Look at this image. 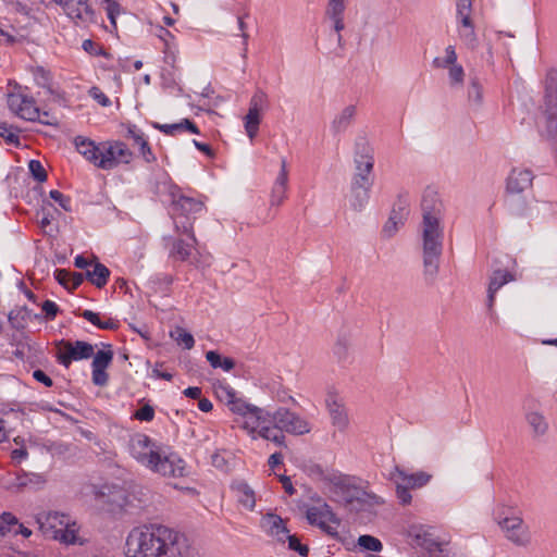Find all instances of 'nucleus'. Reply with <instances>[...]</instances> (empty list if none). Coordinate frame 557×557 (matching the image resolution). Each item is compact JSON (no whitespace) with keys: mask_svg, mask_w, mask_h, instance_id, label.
<instances>
[{"mask_svg":"<svg viewBox=\"0 0 557 557\" xmlns=\"http://www.w3.org/2000/svg\"><path fill=\"white\" fill-rule=\"evenodd\" d=\"M125 556L197 557V552L184 534L162 524H145L128 533Z\"/></svg>","mask_w":557,"mask_h":557,"instance_id":"f257e3e1","label":"nucleus"},{"mask_svg":"<svg viewBox=\"0 0 557 557\" xmlns=\"http://www.w3.org/2000/svg\"><path fill=\"white\" fill-rule=\"evenodd\" d=\"M421 210L423 277L428 284H433L440 270L444 239L441 227L443 203L435 190L431 188L424 190Z\"/></svg>","mask_w":557,"mask_h":557,"instance_id":"f03ea898","label":"nucleus"},{"mask_svg":"<svg viewBox=\"0 0 557 557\" xmlns=\"http://www.w3.org/2000/svg\"><path fill=\"white\" fill-rule=\"evenodd\" d=\"M131 454L138 462L163 476L183 478L188 473L185 461L177 454L166 451L146 434L132 438Z\"/></svg>","mask_w":557,"mask_h":557,"instance_id":"7ed1b4c3","label":"nucleus"},{"mask_svg":"<svg viewBox=\"0 0 557 557\" xmlns=\"http://www.w3.org/2000/svg\"><path fill=\"white\" fill-rule=\"evenodd\" d=\"M175 232L180 236H186L187 239L182 237L173 238L172 236H164V246L169 249V257L181 262L190 261L196 264L195 259H191L193 249L197 245V238L194 233L193 223L175 221Z\"/></svg>","mask_w":557,"mask_h":557,"instance_id":"20e7f679","label":"nucleus"},{"mask_svg":"<svg viewBox=\"0 0 557 557\" xmlns=\"http://www.w3.org/2000/svg\"><path fill=\"white\" fill-rule=\"evenodd\" d=\"M432 475L424 471L409 473L399 466H395L389 473V480L395 485L396 497L400 505L411 504L412 496L410 490H417L425 486L431 481Z\"/></svg>","mask_w":557,"mask_h":557,"instance_id":"39448f33","label":"nucleus"},{"mask_svg":"<svg viewBox=\"0 0 557 557\" xmlns=\"http://www.w3.org/2000/svg\"><path fill=\"white\" fill-rule=\"evenodd\" d=\"M374 150L364 136H358L354 144V174L350 183L373 184Z\"/></svg>","mask_w":557,"mask_h":557,"instance_id":"423d86ee","label":"nucleus"},{"mask_svg":"<svg viewBox=\"0 0 557 557\" xmlns=\"http://www.w3.org/2000/svg\"><path fill=\"white\" fill-rule=\"evenodd\" d=\"M100 149L102 151L98 168L102 170H112L121 163L128 164L134 156L127 145L120 140L102 141Z\"/></svg>","mask_w":557,"mask_h":557,"instance_id":"0eeeda50","label":"nucleus"},{"mask_svg":"<svg viewBox=\"0 0 557 557\" xmlns=\"http://www.w3.org/2000/svg\"><path fill=\"white\" fill-rule=\"evenodd\" d=\"M57 361L69 368L73 361L89 359L94 355V346L84 341L61 339L57 343Z\"/></svg>","mask_w":557,"mask_h":557,"instance_id":"6e6552de","label":"nucleus"},{"mask_svg":"<svg viewBox=\"0 0 557 557\" xmlns=\"http://www.w3.org/2000/svg\"><path fill=\"white\" fill-rule=\"evenodd\" d=\"M171 209L174 222H188L194 224L195 214L203 210V202L183 195L178 188L171 190Z\"/></svg>","mask_w":557,"mask_h":557,"instance_id":"1a4fd4ad","label":"nucleus"},{"mask_svg":"<svg viewBox=\"0 0 557 557\" xmlns=\"http://www.w3.org/2000/svg\"><path fill=\"white\" fill-rule=\"evenodd\" d=\"M271 423H277L283 432L292 435H304L311 431L309 422L298 413L285 407L271 412Z\"/></svg>","mask_w":557,"mask_h":557,"instance_id":"9d476101","label":"nucleus"},{"mask_svg":"<svg viewBox=\"0 0 557 557\" xmlns=\"http://www.w3.org/2000/svg\"><path fill=\"white\" fill-rule=\"evenodd\" d=\"M96 496L110 511L121 510L128 503L126 491L119 485H101Z\"/></svg>","mask_w":557,"mask_h":557,"instance_id":"9b49d317","label":"nucleus"},{"mask_svg":"<svg viewBox=\"0 0 557 557\" xmlns=\"http://www.w3.org/2000/svg\"><path fill=\"white\" fill-rule=\"evenodd\" d=\"M9 108L20 117L35 122L39 116V108L33 97L20 94H11L8 98Z\"/></svg>","mask_w":557,"mask_h":557,"instance_id":"f8f14e48","label":"nucleus"},{"mask_svg":"<svg viewBox=\"0 0 557 557\" xmlns=\"http://www.w3.org/2000/svg\"><path fill=\"white\" fill-rule=\"evenodd\" d=\"M534 175L531 170L515 168L506 180V194H527L532 190Z\"/></svg>","mask_w":557,"mask_h":557,"instance_id":"ddd939ff","label":"nucleus"},{"mask_svg":"<svg viewBox=\"0 0 557 557\" xmlns=\"http://www.w3.org/2000/svg\"><path fill=\"white\" fill-rule=\"evenodd\" d=\"M59 5L65 14L82 23H91L96 21V13L88 0H60Z\"/></svg>","mask_w":557,"mask_h":557,"instance_id":"4468645a","label":"nucleus"},{"mask_svg":"<svg viewBox=\"0 0 557 557\" xmlns=\"http://www.w3.org/2000/svg\"><path fill=\"white\" fill-rule=\"evenodd\" d=\"M409 537L413 543L425 549L430 557H441L443 552L441 543L435 541L422 525H412L408 531Z\"/></svg>","mask_w":557,"mask_h":557,"instance_id":"2eb2a0df","label":"nucleus"},{"mask_svg":"<svg viewBox=\"0 0 557 557\" xmlns=\"http://www.w3.org/2000/svg\"><path fill=\"white\" fill-rule=\"evenodd\" d=\"M251 411L242 418V428L245 429L252 438H257L259 430L265 423H271V412L260 408L253 407Z\"/></svg>","mask_w":557,"mask_h":557,"instance_id":"dca6fc26","label":"nucleus"},{"mask_svg":"<svg viewBox=\"0 0 557 557\" xmlns=\"http://www.w3.org/2000/svg\"><path fill=\"white\" fill-rule=\"evenodd\" d=\"M543 126L541 136L548 141L550 149L557 154V109L543 108Z\"/></svg>","mask_w":557,"mask_h":557,"instance_id":"f3484780","label":"nucleus"},{"mask_svg":"<svg viewBox=\"0 0 557 557\" xmlns=\"http://www.w3.org/2000/svg\"><path fill=\"white\" fill-rule=\"evenodd\" d=\"M515 281V275L508 270L497 269L494 270L490 276L487 287V309L493 313L496 293L507 283Z\"/></svg>","mask_w":557,"mask_h":557,"instance_id":"a211bd4d","label":"nucleus"},{"mask_svg":"<svg viewBox=\"0 0 557 557\" xmlns=\"http://www.w3.org/2000/svg\"><path fill=\"white\" fill-rule=\"evenodd\" d=\"M287 184H288V172L286 166V160L283 158L281 160V171L277 174L275 182L272 187L271 191V198H270V205L273 206H281L285 198H286V191H287Z\"/></svg>","mask_w":557,"mask_h":557,"instance_id":"6ab92c4d","label":"nucleus"},{"mask_svg":"<svg viewBox=\"0 0 557 557\" xmlns=\"http://www.w3.org/2000/svg\"><path fill=\"white\" fill-rule=\"evenodd\" d=\"M543 108L557 109V69H548L543 81Z\"/></svg>","mask_w":557,"mask_h":557,"instance_id":"aec40b11","label":"nucleus"},{"mask_svg":"<svg viewBox=\"0 0 557 557\" xmlns=\"http://www.w3.org/2000/svg\"><path fill=\"white\" fill-rule=\"evenodd\" d=\"M373 184L350 183L349 205L355 211H361L370 199Z\"/></svg>","mask_w":557,"mask_h":557,"instance_id":"412c9836","label":"nucleus"},{"mask_svg":"<svg viewBox=\"0 0 557 557\" xmlns=\"http://www.w3.org/2000/svg\"><path fill=\"white\" fill-rule=\"evenodd\" d=\"M306 518L309 524L315 525L318 528L319 523L326 522V520L339 524V519L332 511L331 507L327 504H323L320 507H308V509L306 510Z\"/></svg>","mask_w":557,"mask_h":557,"instance_id":"4be33fe9","label":"nucleus"},{"mask_svg":"<svg viewBox=\"0 0 557 557\" xmlns=\"http://www.w3.org/2000/svg\"><path fill=\"white\" fill-rule=\"evenodd\" d=\"M262 527L271 536L276 537L278 542L285 543V537L289 531L280 516L275 513H267L262 518Z\"/></svg>","mask_w":557,"mask_h":557,"instance_id":"5701e85b","label":"nucleus"},{"mask_svg":"<svg viewBox=\"0 0 557 557\" xmlns=\"http://www.w3.org/2000/svg\"><path fill=\"white\" fill-rule=\"evenodd\" d=\"M530 198L527 194H506L505 205L508 212L518 218L525 216L530 209Z\"/></svg>","mask_w":557,"mask_h":557,"instance_id":"b1692460","label":"nucleus"},{"mask_svg":"<svg viewBox=\"0 0 557 557\" xmlns=\"http://www.w3.org/2000/svg\"><path fill=\"white\" fill-rule=\"evenodd\" d=\"M357 113V108L354 104L345 107L338 114H336L331 123V131L334 136H337L348 129L352 124Z\"/></svg>","mask_w":557,"mask_h":557,"instance_id":"393cba45","label":"nucleus"},{"mask_svg":"<svg viewBox=\"0 0 557 557\" xmlns=\"http://www.w3.org/2000/svg\"><path fill=\"white\" fill-rule=\"evenodd\" d=\"M326 407L334 426L339 431H344L348 425V416L343 404L334 396L326 398Z\"/></svg>","mask_w":557,"mask_h":557,"instance_id":"a878e982","label":"nucleus"},{"mask_svg":"<svg viewBox=\"0 0 557 557\" xmlns=\"http://www.w3.org/2000/svg\"><path fill=\"white\" fill-rule=\"evenodd\" d=\"M75 146L77 151L84 156L86 160L91 162L94 165L98 168L99 160L101 158L100 144H96L95 141L84 138L82 136H77L75 138Z\"/></svg>","mask_w":557,"mask_h":557,"instance_id":"bb28decb","label":"nucleus"},{"mask_svg":"<svg viewBox=\"0 0 557 557\" xmlns=\"http://www.w3.org/2000/svg\"><path fill=\"white\" fill-rule=\"evenodd\" d=\"M223 392L225 394L226 404L230 407V410L238 414L240 418H244L251 411L250 409L256 407L255 405L237 397L236 392L230 386L224 387Z\"/></svg>","mask_w":557,"mask_h":557,"instance_id":"cd10ccee","label":"nucleus"},{"mask_svg":"<svg viewBox=\"0 0 557 557\" xmlns=\"http://www.w3.org/2000/svg\"><path fill=\"white\" fill-rule=\"evenodd\" d=\"M67 516L59 512H49L44 520L38 519L39 529L46 537H51L59 528L63 527Z\"/></svg>","mask_w":557,"mask_h":557,"instance_id":"c85d7f7f","label":"nucleus"},{"mask_svg":"<svg viewBox=\"0 0 557 557\" xmlns=\"http://www.w3.org/2000/svg\"><path fill=\"white\" fill-rule=\"evenodd\" d=\"M152 125L154 128H157L160 132L164 133L165 135H170V136H173L176 133H182V132H190L191 134H199V128L189 119H183L178 123H173V124L153 123Z\"/></svg>","mask_w":557,"mask_h":557,"instance_id":"c756f323","label":"nucleus"},{"mask_svg":"<svg viewBox=\"0 0 557 557\" xmlns=\"http://www.w3.org/2000/svg\"><path fill=\"white\" fill-rule=\"evenodd\" d=\"M94 269L85 272L86 280H88L92 285L98 288H102L110 276V270L102 263H100L96 258L94 262Z\"/></svg>","mask_w":557,"mask_h":557,"instance_id":"7c9ffc66","label":"nucleus"},{"mask_svg":"<svg viewBox=\"0 0 557 557\" xmlns=\"http://www.w3.org/2000/svg\"><path fill=\"white\" fill-rule=\"evenodd\" d=\"M357 496L355 497V505L352 510L361 511L366 510L370 507L379 506L384 504L382 497L375 495L374 493L364 491L359 487V491L356 492Z\"/></svg>","mask_w":557,"mask_h":557,"instance_id":"2f4dec72","label":"nucleus"},{"mask_svg":"<svg viewBox=\"0 0 557 557\" xmlns=\"http://www.w3.org/2000/svg\"><path fill=\"white\" fill-rule=\"evenodd\" d=\"M258 436L270 441L277 446L286 447V436L281 428L277 426V423H265L259 430Z\"/></svg>","mask_w":557,"mask_h":557,"instance_id":"473e14b6","label":"nucleus"},{"mask_svg":"<svg viewBox=\"0 0 557 557\" xmlns=\"http://www.w3.org/2000/svg\"><path fill=\"white\" fill-rule=\"evenodd\" d=\"M232 488L236 492L238 502L249 510H252L256 506L255 492L252 488L243 481H238L232 484Z\"/></svg>","mask_w":557,"mask_h":557,"instance_id":"72a5a7b5","label":"nucleus"},{"mask_svg":"<svg viewBox=\"0 0 557 557\" xmlns=\"http://www.w3.org/2000/svg\"><path fill=\"white\" fill-rule=\"evenodd\" d=\"M525 420L536 437L545 435L548 431V423L545 417L537 411L528 412Z\"/></svg>","mask_w":557,"mask_h":557,"instance_id":"f704fd0d","label":"nucleus"},{"mask_svg":"<svg viewBox=\"0 0 557 557\" xmlns=\"http://www.w3.org/2000/svg\"><path fill=\"white\" fill-rule=\"evenodd\" d=\"M472 0H457L456 2V18L457 26H467L474 24L472 17Z\"/></svg>","mask_w":557,"mask_h":557,"instance_id":"c9c22d12","label":"nucleus"},{"mask_svg":"<svg viewBox=\"0 0 557 557\" xmlns=\"http://www.w3.org/2000/svg\"><path fill=\"white\" fill-rule=\"evenodd\" d=\"M457 33L459 39L468 49L474 50L479 46V38L474 24L457 26Z\"/></svg>","mask_w":557,"mask_h":557,"instance_id":"e433bc0d","label":"nucleus"},{"mask_svg":"<svg viewBox=\"0 0 557 557\" xmlns=\"http://www.w3.org/2000/svg\"><path fill=\"white\" fill-rule=\"evenodd\" d=\"M468 101L471 106L480 107L483 101V87L476 76L470 77L468 85Z\"/></svg>","mask_w":557,"mask_h":557,"instance_id":"4c0bfd02","label":"nucleus"},{"mask_svg":"<svg viewBox=\"0 0 557 557\" xmlns=\"http://www.w3.org/2000/svg\"><path fill=\"white\" fill-rule=\"evenodd\" d=\"M79 317L87 320L95 326L101 329V330H115L119 326L117 321H114L113 319H108L107 321H101L99 313H96L91 310H84L82 313H79Z\"/></svg>","mask_w":557,"mask_h":557,"instance_id":"58836bf2","label":"nucleus"},{"mask_svg":"<svg viewBox=\"0 0 557 557\" xmlns=\"http://www.w3.org/2000/svg\"><path fill=\"white\" fill-rule=\"evenodd\" d=\"M260 121V112L249 109L245 116V129L251 140L258 134Z\"/></svg>","mask_w":557,"mask_h":557,"instance_id":"ea45409f","label":"nucleus"},{"mask_svg":"<svg viewBox=\"0 0 557 557\" xmlns=\"http://www.w3.org/2000/svg\"><path fill=\"white\" fill-rule=\"evenodd\" d=\"M32 73L37 86L45 88L48 94L53 95V89L51 86L52 78L50 72L45 70L42 66H36L32 70Z\"/></svg>","mask_w":557,"mask_h":557,"instance_id":"a19ab883","label":"nucleus"},{"mask_svg":"<svg viewBox=\"0 0 557 557\" xmlns=\"http://www.w3.org/2000/svg\"><path fill=\"white\" fill-rule=\"evenodd\" d=\"M69 519L64 523L63 527L59 528L57 532H54V535H52L50 539L57 540L64 544H74L76 541V531L70 527Z\"/></svg>","mask_w":557,"mask_h":557,"instance_id":"79ce46f5","label":"nucleus"},{"mask_svg":"<svg viewBox=\"0 0 557 557\" xmlns=\"http://www.w3.org/2000/svg\"><path fill=\"white\" fill-rule=\"evenodd\" d=\"M170 335L178 345H182L185 349H191L195 345L194 336L189 332H186L183 327H175V330L171 331Z\"/></svg>","mask_w":557,"mask_h":557,"instance_id":"37998d69","label":"nucleus"},{"mask_svg":"<svg viewBox=\"0 0 557 557\" xmlns=\"http://www.w3.org/2000/svg\"><path fill=\"white\" fill-rule=\"evenodd\" d=\"M107 350H98L96 354L94 352V360L91 362V368H104L107 369L113 359V351L110 349L111 345H107Z\"/></svg>","mask_w":557,"mask_h":557,"instance_id":"c03bdc74","label":"nucleus"},{"mask_svg":"<svg viewBox=\"0 0 557 557\" xmlns=\"http://www.w3.org/2000/svg\"><path fill=\"white\" fill-rule=\"evenodd\" d=\"M357 543L363 550L381 552L383 549L382 542L377 537L369 534L360 535Z\"/></svg>","mask_w":557,"mask_h":557,"instance_id":"a18cd8bd","label":"nucleus"},{"mask_svg":"<svg viewBox=\"0 0 557 557\" xmlns=\"http://www.w3.org/2000/svg\"><path fill=\"white\" fill-rule=\"evenodd\" d=\"M18 129L14 128L7 123H0V137H2L7 144L18 147L20 146V136L17 134Z\"/></svg>","mask_w":557,"mask_h":557,"instance_id":"49530a36","label":"nucleus"},{"mask_svg":"<svg viewBox=\"0 0 557 557\" xmlns=\"http://www.w3.org/2000/svg\"><path fill=\"white\" fill-rule=\"evenodd\" d=\"M268 95L263 90L257 89L250 99L249 109L261 113L263 110L268 109Z\"/></svg>","mask_w":557,"mask_h":557,"instance_id":"de8ad7c7","label":"nucleus"},{"mask_svg":"<svg viewBox=\"0 0 557 557\" xmlns=\"http://www.w3.org/2000/svg\"><path fill=\"white\" fill-rule=\"evenodd\" d=\"M106 3V11L108 18L110 20V23L112 27L116 28V17L124 12V9L116 0H103Z\"/></svg>","mask_w":557,"mask_h":557,"instance_id":"09e8293b","label":"nucleus"},{"mask_svg":"<svg viewBox=\"0 0 557 557\" xmlns=\"http://www.w3.org/2000/svg\"><path fill=\"white\" fill-rule=\"evenodd\" d=\"M28 170H29L32 176L34 177V180H36L37 182L44 183L47 181V177H48L47 171L45 170L44 165L41 164V162L39 160H35V159L30 160L28 163Z\"/></svg>","mask_w":557,"mask_h":557,"instance_id":"8fccbe9b","label":"nucleus"},{"mask_svg":"<svg viewBox=\"0 0 557 557\" xmlns=\"http://www.w3.org/2000/svg\"><path fill=\"white\" fill-rule=\"evenodd\" d=\"M341 495L346 506H348L351 510L355 505V497L357 496L356 492L359 491V487L354 485H339Z\"/></svg>","mask_w":557,"mask_h":557,"instance_id":"3c124183","label":"nucleus"},{"mask_svg":"<svg viewBox=\"0 0 557 557\" xmlns=\"http://www.w3.org/2000/svg\"><path fill=\"white\" fill-rule=\"evenodd\" d=\"M288 542V548L297 552L301 557H307L309 554V547L306 544H301L299 539L295 534H287L285 542Z\"/></svg>","mask_w":557,"mask_h":557,"instance_id":"603ef678","label":"nucleus"},{"mask_svg":"<svg viewBox=\"0 0 557 557\" xmlns=\"http://www.w3.org/2000/svg\"><path fill=\"white\" fill-rule=\"evenodd\" d=\"M499 525L506 533L511 531H521L523 520L519 517H506L499 521Z\"/></svg>","mask_w":557,"mask_h":557,"instance_id":"864d4df0","label":"nucleus"},{"mask_svg":"<svg viewBox=\"0 0 557 557\" xmlns=\"http://www.w3.org/2000/svg\"><path fill=\"white\" fill-rule=\"evenodd\" d=\"M17 524V519L11 512H3L0 516V536H4L9 531L10 527Z\"/></svg>","mask_w":557,"mask_h":557,"instance_id":"5fc2aeb1","label":"nucleus"},{"mask_svg":"<svg viewBox=\"0 0 557 557\" xmlns=\"http://www.w3.org/2000/svg\"><path fill=\"white\" fill-rule=\"evenodd\" d=\"M448 76L450 85H460L463 82L465 71L460 64H455L449 67Z\"/></svg>","mask_w":557,"mask_h":557,"instance_id":"6e6d98bb","label":"nucleus"},{"mask_svg":"<svg viewBox=\"0 0 557 557\" xmlns=\"http://www.w3.org/2000/svg\"><path fill=\"white\" fill-rule=\"evenodd\" d=\"M228 457L230 454L226 451H216L212 455L211 460L212 465L220 470L227 471L228 470Z\"/></svg>","mask_w":557,"mask_h":557,"instance_id":"4d7b16f0","label":"nucleus"},{"mask_svg":"<svg viewBox=\"0 0 557 557\" xmlns=\"http://www.w3.org/2000/svg\"><path fill=\"white\" fill-rule=\"evenodd\" d=\"M507 539L511 541L512 543L523 546L529 543V534L522 527L521 531H511L507 533Z\"/></svg>","mask_w":557,"mask_h":557,"instance_id":"13d9d810","label":"nucleus"},{"mask_svg":"<svg viewBox=\"0 0 557 557\" xmlns=\"http://www.w3.org/2000/svg\"><path fill=\"white\" fill-rule=\"evenodd\" d=\"M346 9V4H341L335 2V0H329L325 15L327 17H337V16H344V12Z\"/></svg>","mask_w":557,"mask_h":557,"instance_id":"bf43d9fd","label":"nucleus"},{"mask_svg":"<svg viewBox=\"0 0 557 557\" xmlns=\"http://www.w3.org/2000/svg\"><path fill=\"white\" fill-rule=\"evenodd\" d=\"M134 418L139 421H152L154 418V409L149 404H146L134 413Z\"/></svg>","mask_w":557,"mask_h":557,"instance_id":"052dcab7","label":"nucleus"},{"mask_svg":"<svg viewBox=\"0 0 557 557\" xmlns=\"http://www.w3.org/2000/svg\"><path fill=\"white\" fill-rule=\"evenodd\" d=\"M126 138L132 139L133 144L139 146L141 141H145V134L139 129L135 124H129L127 126Z\"/></svg>","mask_w":557,"mask_h":557,"instance_id":"680f3d73","label":"nucleus"},{"mask_svg":"<svg viewBox=\"0 0 557 557\" xmlns=\"http://www.w3.org/2000/svg\"><path fill=\"white\" fill-rule=\"evenodd\" d=\"M104 368H92V383L96 386H106L109 381V375Z\"/></svg>","mask_w":557,"mask_h":557,"instance_id":"e2e57ef3","label":"nucleus"},{"mask_svg":"<svg viewBox=\"0 0 557 557\" xmlns=\"http://www.w3.org/2000/svg\"><path fill=\"white\" fill-rule=\"evenodd\" d=\"M349 343L346 337H339L334 345V354L338 359H345L348 354Z\"/></svg>","mask_w":557,"mask_h":557,"instance_id":"0e129e2a","label":"nucleus"},{"mask_svg":"<svg viewBox=\"0 0 557 557\" xmlns=\"http://www.w3.org/2000/svg\"><path fill=\"white\" fill-rule=\"evenodd\" d=\"M89 96L102 107L111 106V100L102 92L99 87H91L89 89Z\"/></svg>","mask_w":557,"mask_h":557,"instance_id":"69168bd1","label":"nucleus"},{"mask_svg":"<svg viewBox=\"0 0 557 557\" xmlns=\"http://www.w3.org/2000/svg\"><path fill=\"white\" fill-rule=\"evenodd\" d=\"M49 196L51 199L57 201L62 209H64L65 211H71V200L69 197H65L61 191L53 189L49 193Z\"/></svg>","mask_w":557,"mask_h":557,"instance_id":"338daca9","label":"nucleus"},{"mask_svg":"<svg viewBox=\"0 0 557 557\" xmlns=\"http://www.w3.org/2000/svg\"><path fill=\"white\" fill-rule=\"evenodd\" d=\"M41 309L45 312L46 319L49 321L54 320L59 311L58 305L52 300L44 301Z\"/></svg>","mask_w":557,"mask_h":557,"instance_id":"774afa93","label":"nucleus"}]
</instances>
